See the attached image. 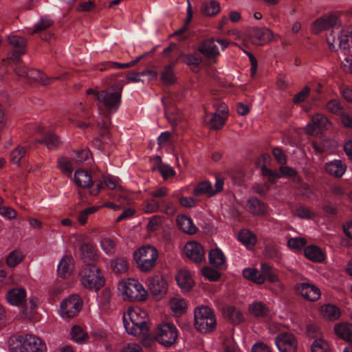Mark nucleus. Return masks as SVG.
Listing matches in <instances>:
<instances>
[{
  "mask_svg": "<svg viewBox=\"0 0 352 352\" xmlns=\"http://www.w3.org/2000/svg\"><path fill=\"white\" fill-rule=\"evenodd\" d=\"M103 183L108 189H118L121 190L122 187L120 186L119 181L116 178L109 176L103 178Z\"/></svg>",
  "mask_w": 352,
  "mask_h": 352,
  "instance_id": "nucleus-57",
  "label": "nucleus"
},
{
  "mask_svg": "<svg viewBox=\"0 0 352 352\" xmlns=\"http://www.w3.org/2000/svg\"><path fill=\"white\" fill-rule=\"evenodd\" d=\"M340 21L338 16L333 13L328 14L322 16L314 23L312 32L314 34H318L329 28H332V30L338 29Z\"/></svg>",
  "mask_w": 352,
  "mask_h": 352,
  "instance_id": "nucleus-14",
  "label": "nucleus"
},
{
  "mask_svg": "<svg viewBox=\"0 0 352 352\" xmlns=\"http://www.w3.org/2000/svg\"><path fill=\"white\" fill-rule=\"evenodd\" d=\"M334 332L337 336L346 342H352V324L348 322L337 323L334 326Z\"/></svg>",
  "mask_w": 352,
  "mask_h": 352,
  "instance_id": "nucleus-23",
  "label": "nucleus"
},
{
  "mask_svg": "<svg viewBox=\"0 0 352 352\" xmlns=\"http://www.w3.org/2000/svg\"><path fill=\"white\" fill-rule=\"evenodd\" d=\"M118 291L122 299L131 302L146 300L148 293L144 285L133 278H122L118 283Z\"/></svg>",
  "mask_w": 352,
  "mask_h": 352,
  "instance_id": "nucleus-3",
  "label": "nucleus"
},
{
  "mask_svg": "<svg viewBox=\"0 0 352 352\" xmlns=\"http://www.w3.org/2000/svg\"><path fill=\"white\" fill-rule=\"evenodd\" d=\"M71 338L73 341L79 344H86L89 341L88 334L81 327L78 325L74 326L72 328Z\"/></svg>",
  "mask_w": 352,
  "mask_h": 352,
  "instance_id": "nucleus-34",
  "label": "nucleus"
},
{
  "mask_svg": "<svg viewBox=\"0 0 352 352\" xmlns=\"http://www.w3.org/2000/svg\"><path fill=\"white\" fill-rule=\"evenodd\" d=\"M201 273L207 279L210 281H217L219 279L221 275L219 272L212 269L210 267H205L201 269Z\"/></svg>",
  "mask_w": 352,
  "mask_h": 352,
  "instance_id": "nucleus-52",
  "label": "nucleus"
},
{
  "mask_svg": "<svg viewBox=\"0 0 352 352\" xmlns=\"http://www.w3.org/2000/svg\"><path fill=\"white\" fill-rule=\"evenodd\" d=\"M221 10V6L218 1L215 0H209L205 1L201 6V12L203 14L207 16H213L217 15Z\"/></svg>",
  "mask_w": 352,
  "mask_h": 352,
  "instance_id": "nucleus-32",
  "label": "nucleus"
},
{
  "mask_svg": "<svg viewBox=\"0 0 352 352\" xmlns=\"http://www.w3.org/2000/svg\"><path fill=\"white\" fill-rule=\"evenodd\" d=\"M168 307L175 316L184 314L188 308L186 300L179 294L170 297Z\"/></svg>",
  "mask_w": 352,
  "mask_h": 352,
  "instance_id": "nucleus-19",
  "label": "nucleus"
},
{
  "mask_svg": "<svg viewBox=\"0 0 352 352\" xmlns=\"http://www.w3.org/2000/svg\"><path fill=\"white\" fill-rule=\"evenodd\" d=\"M100 246L107 255H112L116 252V243L114 240L110 237H102L100 241Z\"/></svg>",
  "mask_w": 352,
  "mask_h": 352,
  "instance_id": "nucleus-39",
  "label": "nucleus"
},
{
  "mask_svg": "<svg viewBox=\"0 0 352 352\" xmlns=\"http://www.w3.org/2000/svg\"><path fill=\"white\" fill-rule=\"evenodd\" d=\"M145 283L151 294L158 299L163 298L168 289L166 280L161 275H154L148 277Z\"/></svg>",
  "mask_w": 352,
  "mask_h": 352,
  "instance_id": "nucleus-11",
  "label": "nucleus"
},
{
  "mask_svg": "<svg viewBox=\"0 0 352 352\" xmlns=\"http://www.w3.org/2000/svg\"><path fill=\"white\" fill-rule=\"evenodd\" d=\"M221 352H241L232 339L226 340L223 344Z\"/></svg>",
  "mask_w": 352,
  "mask_h": 352,
  "instance_id": "nucleus-58",
  "label": "nucleus"
},
{
  "mask_svg": "<svg viewBox=\"0 0 352 352\" xmlns=\"http://www.w3.org/2000/svg\"><path fill=\"white\" fill-rule=\"evenodd\" d=\"M28 78L34 81L38 82L43 85H48L51 80V79L47 78L45 74L36 69H30L28 71Z\"/></svg>",
  "mask_w": 352,
  "mask_h": 352,
  "instance_id": "nucleus-43",
  "label": "nucleus"
},
{
  "mask_svg": "<svg viewBox=\"0 0 352 352\" xmlns=\"http://www.w3.org/2000/svg\"><path fill=\"white\" fill-rule=\"evenodd\" d=\"M0 215L8 220H11L16 217L17 212L10 206L1 205L0 206Z\"/></svg>",
  "mask_w": 352,
  "mask_h": 352,
  "instance_id": "nucleus-53",
  "label": "nucleus"
},
{
  "mask_svg": "<svg viewBox=\"0 0 352 352\" xmlns=\"http://www.w3.org/2000/svg\"><path fill=\"white\" fill-rule=\"evenodd\" d=\"M325 172L331 176L341 177L346 170V166L342 161L335 160L329 162L324 165Z\"/></svg>",
  "mask_w": 352,
  "mask_h": 352,
  "instance_id": "nucleus-22",
  "label": "nucleus"
},
{
  "mask_svg": "<svg viewBox=\"0 0 352 352\" xmlns=\"http://www.w3.org/2000/svg\"><path fill=\"white\" fill-rule=\"evenodd\" d=\"M25 154V148L22 146H18L12 151L10 154V161L19 166L21 160L24 157Z\"/></svg>",
  "mask_w": 352,
  "mask_h": 352,
  "instance_id": "nucleus-51",
  "label": "nucleus"
},
{
  "mask_svg": "<svg viewBox=\"0 0 352 352\" xmlns=\"http://www.w3.org/2000/svg\"><path fill=\"white\" fill-rule=\"evenodd\" d=\"M174 64H170L164 67L162 74L161 80L166 85H170L175 81V77L173 73Z\"/></svg>",
  "mask_w": 352,
  "mask_h": 352,
  "instance_id": "nucleus-42",
  "label": "nucleus"
},
{
  "mask_svg": "<svg viewBox=\"0 0 352 352\" xmlns=\"http://www.w3.org/2000/svg\"><path fill=\"white\" fill-rule=\"evenodd\" d=\"M307 244V240L303 237H294L287 240V246L294 252H298Z\"/></svg>",
  "mask_w": 352,
  "mask_h": 352,
  "instance_id": "nucleus-44",
  "label": "nucleus"
},
{
  "mask_svg": "<svg viewBox=\"0 0 352 352\" xmlns=\"http://www.w3.org/2000/svg\"><path fill=\"white\" fill-rule=\"evenodd\" d=\"M58 165L60 169L65 173H71L72 171V163L65 157L59 158Z\"/></svg>",
  "mask_w": 352,
  "mask_h": 352,
  "instance_id": "nucleus-63",
  "label": "nucleus"
},
{
  "mask_svg": "<svg viewBox=\"0 0 352 352\" xmlns=\"http://www.w3.org/2000/svg\"><path fill=\"white\" fill-rule=\"evenodd\" d=\"M122 86L115 85L112 87L111 91H100L96 94V100L99 107V111L104 108L108 113H114L118 111L122 97Z\"/></svg>",
  "mask_w": 352,
  "mask_h": 352,
  "instance_id": "nucleus-5",
  "label": "nucleus"
},
{
  "mask_svg": "<svg viewBox=\"0 0 352 352\" xmlns=\"http://www.w3.org/2000/svg\"><path fill=\"white\" fill-rule=\"evenodd\" d=\"M295 290L298 294L309 301H316L321 296L320 289L308 282L297 283L295 286Z\"/></svg>",
  "mask_w": 352,
  "mask_h": 352,
  "instance_id": "nucleus-15",
  "label": "nucleus"
},
{
  "mask_svg": "<svg viewBox=\"0 0 352 352\" xmlns=\"http://www.w3.org/2000/svg\"><path fill=\"white\" fill-rule=\"evenodd\" d=\"M341 312L338 307L331 304H326L320 307V316L327 320L334 321L340 316Z\"/></svg>",
  "mask_w": 352,
  "mask_h": 352,
  "instance_id": "nucleus-25",
  "label": "nucleus"
},
{
  "mask_svg": "<svg viewBox=\"0 0 352 352\" xmlns=\"http://www.w3.org/2000/svg\"><path fill=\"white\" fill-rule=\"evenodd\" d=\"M261 170L263 175L267 177L270 182L274 183L278 179L281 177L280 173L273 172L265 166L262 167Z\"/></svg>",
  "mask_w": 352,
  "mask_h": 352,
  "instance_id": "nucleus-61",
  "label": "nucleus"
},
{
  "mask_svg": "<svg viewBox=\"0 0 352 352\" xmlns=\"http://www.w3.org/2000/svg\"><path fill=\"white\" fill-rule=\"evenodd\" d=\"M74 268V258L71 255H65L58 264V274L60 277L66 278L72 274Z\"/></svg>",
  "mask_w": 352,
  "mask_h": 352,
  "instance_id": "nucleus-20",
  "label": "nucleus"
},
{
  "mask_svg": "<svg viewBox=\"0 0 352 352\" xmlns=\"http://www.w3.org/2000/svg\"><path fill=\"white\" fill-rule=\"evenodd\" d=\"M155 168L160 171L164 179H168L169 177L174 176L175 174V170L170 166L161 162L156 165Z\"/></svg>",
  "mask_w": 352,
  "mask_h": 352,
  "instance_id": "nucleus-49",
  "label": "nucleus"
},
{
  "mask_svg": "<svg viewBox=\"0 0 352 352\" xmlns=\"http://www.w3.org/2000/svg\"><path fill=\"white\" fill-rule=\"evenodd\" d=\"M83 302L78 295L68 296L60 304V315L64 319L75 317L81 310Z\"/></svg>",
  "mask_w": 352,
  "mask_h": 352,
  "instance_id": "nucleus-9",
  "label": "nucleus"
},
{
  "mask_svg": "<svg viewBox=\"0 0 352 352\" xmlns=\"http://www.w3.org/2000/svg\"><path fill=\"white\" fill-rule=\"evenodd\" d=\"M250 313L257 318H265L270 316L269 308L262 302L256 301L249 306Z\"/></svg>",
  "mask_w": 352,
  "mask_h": 352,
  "instance_id": "nucleus-28",
  "label": "nucleus"
},
{
  "mask_svg": "<svg viewBox=\"0 0 352 352\" xmlns=\"http://www.w3.org/2000/svg\"><path fill=\"white\" fill-rule=\"evenodd\" d=\"M226 117L219 113L206 114L204 118L206 124L212 129H219L225 124Z\"/></svg>",
  "mask_w": 352,
  "mask_h": 352,
  "instance_id": "nucleus-31",
  "label": "nucleus"
},
{
  "mask_svg": "<svg viewBox=\"0 0 352 352\" xmlns=\"http://www.w3.org/2000/svg\"><path fill=\"white\" fill-rule=\"evenodd\" d=\"M330 124V121L325 116L316 113L311 117V122L307 124L305 130L311 135H318L327 129Z\"/></svg>",
  "mask_w": 352,
  "mask_h": 352,
  "instance_id": "nucleus-13",
  "label": "nucleus"
},
{
  "mask_svg": "<svg viewBox=\"0 0 352 352\" xmlns=\"http://www.w3.org/2000/svg\"><path fill=\"white\" fill-rule=\"evenodd\" d=\"M38 304V299L35 297H31L29 300L30 310L28 308L23 309L21 312L25 318H31Z\"/></svg>",
  "mask_w": 352,
  "mask_h": 352,
  "instance_id": "nucleus-56",
  "label": "nucleus"
},
{
  "mask_svg": "<svg viewBox=\"0 0 352 352\" xmlns=\"http://www.w3.org/2000/svg\"><path fill=\"white\" fill-rule=\"evenodd\" d=\"M179 202L183 207L192 208L197 205L198 200L192 197H182Z\"/></svg>",
  "mask_w": 352,
  "mask_h": 352,
  "instance_id": "nucleus-62",
  "label": "nucleus"
},
{
  "mask_svg": "<svg viewBox=\"0 0 352 352\" xmlns=\"http://www.w3.org/2000/svg\"><path fill=\"white\" fill-rule=\"evenodd\" d=\"M294 214L299 218L305 219H309L314 217V213L312 211L302 206L297 208L294 210Z\"/></svg>",
  "mask_w": 352,
  "mask_h": 352,
  "instance_id": "nucleus-54",
  "label": "nucleus"
},
{
  "mask_svg": "<svg viewBox=\"0 0 352 352\" xmlns=\"http://www.w3.org/2000/svg\"><path fill=\"white\" fill-rule=\"evenodd\" d=\"M176 280L178 286L184 292L189 291L194 285L192 275L187 269H181L177 272Z\"/></svg>",
  "mask_w": 352,
  "mask_h": 352,
  "instance_id": "nucleus-21",
  "label": "nucleus"
},
{
  "mask_svg": "<svg viewBox=\"0 0 352 352\" xmlns=\"http://www.w3.org/2000/svg\"><path fill=\"white\" fill-rule=\"evenodd\" d=\"M165 111H166V116L168 120L173 125H177V123L182 118V116L177 111L175 113H173L166 109Z\"/></svg>",
  "mask_w": 352,
  "mask_h": 352,
  "instance_id": "nucleus-64",
  "label": "nucleus"
},
{
  "mask_svg": "<svg viewBox=\"0 0 352 352\" xmlns=\"http://www.w3.org/2000/svg\"><path fill=\"white\" fill-rule=\"evenodd\" d=\"M194 322L195 328L204 333L212 331L217 326L215 315L207 306H201L195 309Z\"/></svg>",
  "mask_w": 352,
  "mask_h": 352,
  "instance_id": "nucleus-7",
  "label": "nucleus"
},
{
  "mask_svg": "<svg viewBox=\"0 0 352 352\" xmlns=\"http://www.w3.org/2000/svg\"><path fill=\"white\" fill-rule=\"evenodd\" d=\"M243 276L247 280H250L257 285H261L265 283V274H263V270L259 272L256 268H245L243 270Z\"/></svg>",
  "mask_w": 352,
  "mask_h": 352,
  "instance_id": "nucleus-27",
  "label": "nucleus"
},
{
  "mask_svg": "<svg viewBox=\"0 0 352 352\" xmlns=\"http://www.w3.org/2000/svg\"><path fill=\"white\" fill-rule=\"evenodd\" d=\"M177 223L179 228L185 233L193 234L197 232V226L193 223L192 220L186 215L178 216Z\"/></svg>",
  "mask_w": 352,
  "mask_h": 352,
  "instance_id": "nucleus-29",
  "label": "nucleus"
},
{
  "mask_svg": "<svg viewBox=\"0 0 352 352\" xmlns=\"http://www.w3.org/2000/svg\"><path fill=\"white\" fill-rule=\"evenodd\" d=\"M238 239L248 249H252L256 242L255 235L248 230H241L238 234Z\"/></svg>",
  "mask_w": 352,
  "mask_h": 352,
  "instance_id": "nucleus-37",
  "label": "nucleus"
},
{
  "mask_svg": "<svg viewBox=\"0 0 352 352\" xmlns=\"http://www.w3.org/2000/svg\"><path fill=\"white\" fill-rule=\"evenodd\" d=\"M80 251L84 256L94 259L96 256V248L89 243H85L80 247Z\"/></svg>",
  "mask_w": 352,
  "mask_h": 352,
  "instance_id": "nucleus-48",
  "label": "nucleus"
},
{
  "mask_svg": "<svg viewBox=\"0 0 352 352\" xmlns=\"http://www.w3.org/2000/svg\"><path fill=\"white\" fill-rule=\"evenodd\" d=\"M81 285L89 289H100L104 283L99 269L94 265H87L80 273Z\"/></svg>",
  "mask_w": 352,
  "mask_h": 352,
  "instance_id": "nucleus-8",
  "label": "nucleus"
},
{
  "mask_svg": "<svg viewBox=\"0 0 352 352\" xmlns=\"http://www.w3.org/2000/svg\"><path fill=\"white\" fill-rule=\"evenodd\" d=\"M225 313L233 323H239L243 319L241 311L239 309H236L235 307L231 306L228 307L225 310Z\"/></svg>",
  "mask_w": 352,
  "mask_h": 352,
  "instance_id": "nucleus-45",
  "label": "nucleus"
},
{
  "mask_svg": "<svg viewBox=\"0 0 352 352\" xmlns=\"http://www.w3.org/2000/svg\"><path fill=\"white\" fill-rule=\"evenodd\" d=\"M177 336V329L174 324L164 323L157 329L155 338L161 344L169 346L175 342Z\"/></svg>",
  "mask_w": 352,
  "mask_h": 352,
  "instance_id": "nucleus-10",
  "label": "nucleus"
},
{
  "mask_svg": "<svg viewBox=\"0 0 352 352\" xmlns=\"http://www.w3.org/2000/svg\"><path fill=\"white\" fill-rule=\"evenodd\" d=\"M199 51L208 57L215 56L219 54L214 39L204 41L199 47Z\"/></svg>",
  "mask_w": 352,
  "mask_h": 352,
  "instance_id": "nucleus-38",
  "label": "nucleus"
},
{
  "mask_svg": "<svg viewBox=\"0 0 352 352\" xmlns=\"http://www.w3.org/2000/svg\"><path fill=\"white\" fill-rule=\"evenodd\" d=\"M193 195L195 197H199L201 195H206L212 197L214 195L212 191V186L211 183L208 181H204L199 183L193 190Z\"/></svg>",
  "mask_w": 352,
  "mask_h": 352,
  "instance_id": "nucleus-36",
  "label": "nucleus"
},
{
  "mask_svg": "<svg viewBox=\"0 0 352 352\" xmlns=\"http://www.w3.org/2000/svg\"><path fill=\"white\" fill-rule=\"evenodd\" d=\"M5 298L8 304L21 307L26 302L27 292L23 287H14L8 290Z\"/></svg>",
  "mask_w": 352,
  "mask_h": 352,
  "instance_id": "nucleus-18",
  "label": "nucleus"
},
{
  "mask_svg": "<svg viewBox=\"0 0 352 352\" xmlns=\"http://www.w3.org/2000/svg\"><path fill=\"white\" fill-rule=\"evenodd\" d=\"M327 110L334 114H338L342 110V107L336 99L330 100L327 104Z\"/></svg>",
  "mask_w": 352,
  "mask_h": 352,
  "instance_id": "nucleus-60",
  "label": "nucleus"
},
{
  "mask_svg": "<svg viewBox=\"0 0 352 352\" xmlns=\"http://www.w3.org/2000/svg\"><path fill=\"white\" fill-rule=\"evenodd\" d=\"M10 352H46L47 346L38 336L26 333L12 336L8 341Z\"/></svg>",
  "mask_w": 352,
  "mask_h": 352,
  "instance_id": "nucleus-2",
  "label": "nucleus"
},
{
  "mask_svg": "<svg viewBox=\"0 0 352 352\" xmlns=\"http://www.w3.org/2000/svg\"><path fill=\"white\" fill-rule=\"evenodd\" d=\"M23 257V254L21 252L15 250L8 254L6 262L8 267H15L21 263Z\"/></svg>",
  "mask_w": 352,
  "mask_h": 352,
  "instance_id": "nucleus-40",
  "label": "nucleus"
},
{
  "mask_svg": "<svg viewBox=\"0 0 352 352\" xmlns=\"http://www.w3.org/2000/svg\"><path fill=\"white\" fill-rule=\"evenodd\" d=\"M275 344L280 352H296L298 340L291 333H281L276 336Z\"/></svg>",
  "mask_w": 352,
  "mask_h": 352,
  "instance_id": "nucleus-12",
  "label": "nucleus"
},
{
  "mask_svg": "<svg viewBox=\"0 0 352 352\" xmlns=\"http://www.w3.org/2000/svg\"><path fill=\"white\" fill-rule=\"evenodd\" d=\"M327 42L332 50L339 48L346 56H352V26L331 30L327 35Z\"/></svg>",
  "mask_w": 352,
  "mask_h": 352,
  "instance_id": "nucleus-4",
  "label": "nucleus"
},
{
  "mask_svg": "<svg viewBox=\"0 0 352 352\" xmlns=\"http://www.w3.org/2000/svg\"><path fill=\"white\" fill-rule=\"evenodd\" d=\"M210 263L216 267H221L226 263V256L219 248L212 249L209 252Z\"/></svg>",
  "mask_w": 352,
  "mask_h": 352,
  "instance_id": "nucleus-35",
  "label": "nucleus"
},
{
  "mask_svg": "<svg viewBox=\"0 0 352 352\" xmlns=\"http://www.w3.org/2000/svg\"><path fill=\"white\" fill-rule=\"evenodd\" d=\"M261 269L263 270V274H265V281L267 280L270 283H274V282H277V280L279 279L278 274L272 271L266 264L262 263L261 265Z\"/></svg>",
  "mask_w": 352,
  "mask_h": 352,
  "instance_id": "nucleus-46",
  "label": "nucleus"
},
{
  "mask_svg": "<svg viewBox=\"0 0 352 352\" xmlns=\"http://www.w3.org/2000/svg\"><path fill=\"white\" fill-rule=\"evenodd\" d=\"M42 142L50 148H55L60 144L58 138L53 133H48Z\"/></svg>",
  "mask_w": 352,
  "mask_h": 352,
  "instance_id": "nucleus-59",
  "label": "nucleus"
},
{
  "mask_svg": "<svg viewBox=\"0 0 352 352\" xmlns=\"http://www.w3.org/2000/svg\"><path fill=\"white\" fill-rule=\"evenodd\" d=\"M184 254L195 263H201L205 259L203 246L195 241H188L184 248Z\"/></svg>",
  "mask_w": 352,
  "mask_h": 352,
  "instance_id": "nucleus-16",
  "label": "nucleus"
},
{
  "mask_svg": "<svg viewBox=\"0 0 352 352\" xmlns=\"http://www.w3.org/2000/svg\"><path fill=\"white\" fill-rule=\"evenodd\" d=\"M97 210V207H90L80 211L78 217V222L82 225L86 223L88 219V217L96 212Z\"/></svg>",
  "mask_w": 352,
  "mask_h": 352,
  "instance_id": "nucleus-55",
  "label": "nucleus"
},
{
  "mask_svg": "<svg viewBox=\"0 0 352 352\" xmlns=\"http://www.w3.org/2000/svg\"><path fill=\"white\" fill-rule=\"evenodd\" d=\"M304 254L307 258L314 261L321 263L325 259V254L316 245H309L305 248Z\"/></svg>",
  "mask_w": 352,
  "mask_h": 352,
  "instance_id": "nucleus-26",
  "label": "nucleus"
},
{
  "mask_svg": "<svg viewBox=\"0 0 352 352\" xmlns=\"http://www.w3.org/2000/svg\"><path fill=\"white\" fill-rule=\"evenodd\" d=\"M158 257L157 250L150 245L140 247L133 254L137 267L142 272H151L155 266Z\"/></svg>",
  "mask_w": 352,
  "mask_h": 352,
  "instance_id": "nucleus-6",
  "label": "nucleus"
},
{
  "mask_svg": "<svg viewBox=\"0 0 352 352\" xmlns=\"http://www.w3.org/2000/svg\"><path fill=\"white\" fill-rule=\"evenodd\" d=\"M8 41L12 46L17 50L25 49L26 42L25 40L21 36L12 34L8 37Z\"/></svg>",
  "mask_w": 352,
  "mask_h": 352,
  "instance_id": "nucleus-47",
  "label": "nucleus"
},
{
  "mask_svg": "<svg viewBox=\"0 0 352 352\" xmlns=\"http://www.w3.org/2000/svg\"><path fill=\"white\" fill-rule=\"evenodd\" d=\"M160 208V203L155 199L145 201L142 206V210L145 213L155 212L158 211Z\"/></svg>",
  "mask_w": 352,
  "mask_h": 352,
  "instance_id": "nucleus-50",
  "label": "nucleus"
},
{
  "mask_svg": "<svg viewBox=\"0 0 352 352\" xmlns=\"http://www.w3.org/2000/svg\"><path fill=\"white\" fill-rule=\"evenodd\" d=\"M246 208L249 212L256 216L264 215L267 211V206L256 197L248 200Z\"/></svg>",
  "mask_w": 352,
  "mask_h": 352,
  "instance_id": "nucleus-24",
  "label": "nucleus"
},
{
  "mask_svg": "<svg viewBox=\"0 0 352 352\" xmlns=\"http://www.w3.org/2000/svg\"><path fill=\"white\" fill-rule=\"evenodd\" d=\"M74 181L76 185L84 188L90 187L93 183L90 174L84 169L76 170Z\"/></svg>",
  "mask_w": 352,
  "mask_h": 352,
  "instance_id": "nucleus-30",
  "label": "nucleus"
},
{
  "mask_svg": "<svg viewBox=\"0 0 352 352\" xmlns=\"http://www.w3.org/2000/svg\"><path fill=\"white\" fill-rule=\"evenodd\" d=\"M311 336L315 338L311 346V352H330L328 343L322 338L320 332Z\"/></svg>",
  "mask_w": 352,
  "mask_h": 352,
  "instance_id": "nucleus-33",
  "label": "nucleus"
},
{
  "mask_svg": "<svg viewBox=\"0 0 352 352\" xmlns=\"http://www.w3.org/2000/svg\"><path fill=\"white\" fill-rule=\"evenodd\" d=\"M111 267L116 273H124L128 269V263L124 258H115L111 261Z\"/></svg>",
  "mask_w": 352,
  "mask_h": 352,
  "instance_id": "nucleus-41",
  "label": "nucleus"
},
{
  "mask_svg": "<svg viewBox=\"0 0 352 352\" xmlns=\"http://www.w3.org/2000/svg\"><path fill=\"white\" fill-rule=\"evenodd\" d=\"M123 324L127 333L140 336L147 333L148 316L147 312L140 307H130L123 314Z\"/></svg>",
  "mask_w": 352,
  "mask_h": 352,
  "instance_id": "nucleus-1",
  "label": "nucleus"
},
{
  "mask_svg": "<svg viewBox=\"0 0 352 352\" xmlns=\"http://www.w3.org/2000/svg\"><path fill=\"white\" fill-rule=\"evenodd\" d=\"M250 38L253 44L261 45L272 40L273 33L267 28H254L250 32Z\"/></svg>",
  "mask_w": 352,
  "mask_h": 352,
  "instance_id": "nucleus-17",
  "label": "nucleus"
}]
</instances>
